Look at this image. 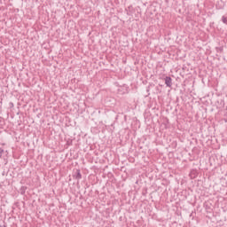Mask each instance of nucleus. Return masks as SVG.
<instances>
[{
  "label": "nucleus",
  "mask_w": 227,
  "mask_h": 227,
  "mask_svg": "<svg viewBox=\"0 0 227 227\" xmlns=\"http://www.w3.org/2000/svg\"><path fill=\"white\" fill-rule=\"evenodd\" d=\"M165 84L168 88H171V86H173V79H171V76L165 77Z\"/></svg>",
  "instance_id": "f257e3e1"
},
{
  "label": "nucleus",
  "mask_w": 227,
  "mask_h": 227,
  "mask_svg": "<svg viewBox=\"0 0 227 227\" xmlns=\"http://www.w3.org/2000/svg\"><path fill=\"white\" fill-rule=\"evenodd\" d=\"M74 178H75V180H81V178H82L81 170H79V169L76 170V173L74 175Z\"/></svg>",
  "instance_id": "f03ea898"
},
{
  "label": "nucleus",
  "mask_w": 227,
  "mask_h": 227,
  "mask_svg": "<svg viewBox=\"0 0 227 227\" xmlns=\"http://www.w3.org/2000/svg\"><path fill=\"white\" fill-rule=\"evenodd\" d=\"M27 188L26 187V186H22L21 188H20V193L21 194H26V190H27Z\"/></svg>",
  "instance_id": "7ed1b4c3"
},
{
  "label": "nucleus",
  "mask_w": 227,
  "mask_h": 227,
  "mask_svg": "<svg viewBox=\"0 0 227 227\" xmlns=\"http://www.w3.org/2000/svg\"><path fill=\"white\" fill-rule=\"evenodd\" d=\"M222 22H223V24H226V25H227V18H226V16H223V17H222Z\"/></svg>",
  "instance_id": "20e7f679"
},
{
  "label": "nucleus",
  "mask_w": 227,
  "mask_h": 227,
  "mask_svg": "<svg viewBox=\"0 0 227 227\" xmlns=\"http://www.w3.org/2000/svg\"><path fill=\"white\" fill-rule=\"evenodd\" d=\"M4 153V150L3 148H0V158L3 157Z\"/></svg>",
  "instance_id": "39448f33"
},
{
  "label": "nucleus",
  "mask_w": 227,
  "mask_h": 227,
  "mask_svg": "<svg viewBox=\"0 0 227 227\" xmlns=\"http://www.w3.org/2000/svg\"><path fill=\"white\" fill-rule=\"evenodd\" d=\"M217 52H223V47L217 48Z\"/></svg>",
  "instance_id": "423d86ee"
},
{
  "label": "nucleus",
  "mask_w": 227,
  "mask_h": 227,
  "mask_svg": "<svg viewBox=\"0 0 227 227\" xmlns=\"http://www.w3.org/2000/svg\"><path fill=\"white\" fill-rule=\"evenodd\" d=\"M0 227H6V225H4H4H0Z\"/></svg>",
  "instance_id": "0eeeda50"
},
{
  "label": "nucleus",
  "mask_w": 227,
  "mask_h": 227,
  "mask_svg": "<svg viewBox=\"0 0 227 227\" xmlns=\"http://www.w3.org/2000/svg\"><path fill=\"white\" fill-rule=\"evenodd\" d=\"M10 105H11L12 106H13V103H10Z\"/></svg>",
  "instance_id": "6e6552de"
}]
</instances>
